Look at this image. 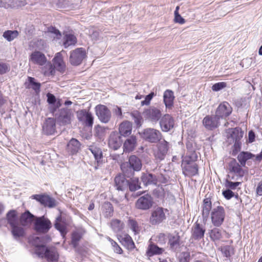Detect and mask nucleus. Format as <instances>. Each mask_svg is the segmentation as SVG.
I'll return each mask as SVG.
<instances>
[{
	"instance_id": "f257e3e1",
	"label": "nucleus",
	"mask_w": 262,
	"mask_h": 262,
	"mask_svg": "<svg viewBox=\"0 0 262 262\" xmlns=\"http://www.w3.org/2000/svg\"><path fill=\"white\" fill-rule=\"evenodd\" d=\"M29 61L33 64L39 66H45L48 69L45 73L48 72L53 75L54 68L52 63L48 61L47 59L43 53L40 51H35L29 56Z\"/></svg>"
},
{
	"instance_id": "f03ea898",
	"label": "nucleus",
	"mask_w": 262,
	"mask_h": 262,
	"mask_svg": "<svg viewBox=\"0 0 262 262\" xmlns=\"http://www.w3.org/2000/svg\"><path fill=\"white\" fill-rule=\"evenodd\" d=\"M141 167V160L135 155L130 156L128 163H124L121 166L123 172L128 178L132 177L134 171H139Z\"/></svg>"
},
{
	"instance_id": "7ed1b4c3",
	"label": "nucleus",
	"mask_w": 262,
	"mask_h": 262,
	"mask_svg": "<svg viewBox=\"0 0 262 262\" xmlns=\"http://www.w3.org/2000/svg\"><path fill=\"white\" fill-rule=\"evenodd\" d=\"M198 156L195 152L192 154L191 156L189 157V160L187 159V157H185L183 159L182 164L183 173L187 177H192L196 175L198 173V166L196 164L192 165L189 164L191 161H195L197 159Z\"/></svg>"
},
{
	"instance_id": "20e7f679",
	"label": "nucleus",
	"mask_w": 262,
	"mask_h": 262,
	"mask_svg": "<svg viewBox=\"0 0 262 262\" xmlns=\"http://www.w3.org/2000/svg\"><path fill=\"white\" fill-rule=\"evenodd\" d=\"M52 227V223L45 216L36 217L34 223V230L40 233H46Z\"/></svg>"
},
{
	"instance_id": "39448f33",
	"label": "nucleus",
	"mask_w": 262,
	"mask_h": 262,
	"mask_svg": "<svg viewBox=\"0 0 262 262\" xmlns=\"http://www.w3.org/2000/svg\"><path fill=\"white\" fill-rule=\"evenodd\" d=\"M143 139L150 143H156L161 139L162 134L157 129L152 128H147L143 130L141 134Z\"/></svg>"
},
{
	"instance_id": "423d86ee",
	"label": "nucleus",
	"mask_w": 262,
	"mask_h": 262,
	"mask_svg": "<svg viewBox=\"0 0 262 262\" xmlns=\"http://www.w3.org/2000/svg\"><path fill=\"white\" fill-rule=\"evenodd\" d=\"M235 159H233L229 163V170L231 173H234L231 178V180L235 181L241 180L245 173V170L242 167Z\"/></svg>"
},
{
	"instance_id": "0eeeda50",
	"label": "nucleus",
	"mask_w": 262,
	"mask_h": 262,
	"mask_svg": "<svg viewBox=\"0 0 262 262\" xmlns=\"http://www.w3.org/2000/svg\"><path fill=\"white\" fill-rule=\"evenodd\" d=\"M166 209L161 207H157L152 211L149 218L150 224L153 225H158L166 219L165 211Z\"/></svg>"
},
{
	"instance_id": "6e6552de",
	"label": "nucleus",
	"mask_w": 262,
	"mask_h": 262,
	"mask_svg": "<svg viewBox=\"0 0 262 262\" xmlns=\"http://www.w3.org/2000/svg\"><path fill=\"white\" fill-rule=\"evenodd\" d=\"M78 120L85 126L92 127L94 122L92 114L86 110H81L77 112Z\"/></svg>"
},
{
	"instance_id": "1a4fd4ad",
	"label": "nucleus",
	"mask_w": 262,
	"mask_h": 262,
	"mask_svg": "<svg viewBox=\"0 0 262 262\" xmlns=\"http://www.w3.org/2000/svg\"><path fill=\"white\" fill-rule=\"evenodd\" d=\"M95 112L99 120L104 123H108L111 118V113L104 105H98L95 107Z\"/></svg>"
},
{
	"instance_id": "9d476101",
	"label": "nucleus",
	"mask_w": 262,
	"mask_h": 262,
	"mask_svg": "<svg viewBox=\"0 0 262 262\" xmlns=\"http://www.w3.org/2000/svg\"><path fill=\"white\" fill-rule=\"evenodd\" d=\"M211 221L215 226H220L223 222L225 216L224 209L222 206L214 208L211 212Z\"/></svg>"
},
{
	"instance_id": "9b49d317",
	"label": "nucleus",
	"mask_w": 262,
	"mask_h": 262,
	"mask_svg": "<svg viewBox=\"0 0 262 262\" xmlns=\"http://www.w3.org/2000/svg\"><path fill=\"white\" fill-rule=\"evenodd\" d=\"M86 56L84 49L77 48L71 52L70 62L73 66L79 65Z\"/></svg>"
},
{
	"instance_id": "f8f14e48",
	"label": "nucleus",
	"mask_w": 262,
	"mask_h": 262,
	"mask_svg": "<svg viewBox=\"0 0 262 262\" xmlns=\"http://www.w3.org/2000/svg\"><path fill=\"white\" fill-rule=\"evenodd\" d=\"M153 204V199L148 194H146L140 197L136 202L137 208L146 210L151 208Z\"/></svg>"
},
{
	"instance_id": "ddd939ff",
	"label": "nucleus",
	"mask_w": 262,
	"mask_h": 262,
	"mask_svg": "<svg viewBox=\"0 0 262 262\" xmlns=\"http://www.w3.org/2000/svg\"><path fill=\"white\" fill-rule=\"evenodd\" d=\"M232 111V108L231 105L227 102H223L217 107L215 112V115L220 120L229 116L231 114Z\"/></svg>"
},
{
	"instance_id": "4468645a",
	"label": "nucleus",
	"mask_w": 262,
	"mask_h": 262,
	"mask_svg": "<svg viewBox=\"0 0 262 262\" xmlns=\"http://www.w3.org/2000/svg\"><path fill=\"white\" fill-rule=\"evenodd\" d=\"M219 118L215 115H207L203 120V124L208 130H212L220 125Z\"/></svg>"
},
{
	"instance_id": "2eb2a0df",
	"label": "nucleus",
	"mask_w": 262,
	"mask_h": 262,
	"mask_svg": "<svg viewBox=\"0 0 262 262\" xmlns=\"http://www.w3.org/2000/svg\"><path fill=\"white\" fill-rule=\"evenodd\" d=\"M157 147L158 149L155 152V157L159 161H162L167 154L169 148V143L165 140H163L158 143Z\"/></svg>"
},
{
	"instance_id": "dca6fc26",
	"label": "nucleus",
	"mask_w": 262,
	"mask_h": 262,
	"mask_svg": "<svg viewBox=\"0 0 262 262\" xmlns=\"http://www.w3.org/2000/svg\"><path fill=\"white\" fill-rule=\"evenodd\" d=\"M143 115L152 122H157L161 116V112L159 108L151 106L143 112Z\"/></svg>"
},
{
	"instance_id": "f3484780",
	"label": "nucleus",
	"mask_w": 262,
	"mask_h": 262,
	"mask_svg": "<svg viewBox=\"0 0 262 262\" xmlns=\"http://www.w3.org/2000/svg\"><path fill=\"white\" fill-rule=\"evenodd\" d=\"M42 132L47 135H53L56 132V123L54 118H48L42 125Z\"/></svg>"
},
{
	"instance_id": "a211bd4d",
	"label": "nucleus",
	"mask_w": 262,
	"mask_h": 262,
	"mask_svg": "<svg viewBox=\"0 0 262 262\" xmlns=\"http://www.w3.org/2000/svg\"><path fill=\"white\" fill-rule=\"evenodd\" d=\"M32 197L45 207L52 208L56 206L55 200L49 195L35 194Z\"/></svg>"
},
{
	"instance_id": "6ab92c4d",
	"label": "nucleus",
	"mask_w": 262,
	"mask_h": 262,
	"mask_svg": "<svg viewBox=\"0 0 262 262\" xmlns=\"http://www.w3.org/2000/svg\"><path fill=\"white\" fill-rule=\"evenodd\" d=\"M160 125L163 132H168L173 127L174 120L170 115L166 114L161 119Z\"/></svg>"
},
{
	"instance_id": "aec40b11",
	"label": "nucleus",
	"mask_w": 262,
	"mask_h": 262,
	"mask_svg": "<svg viewBox=\"0 0 262 262\" xmlns=\"http://www.w3.org/2000/svg\"><path fill=\"white\" fill-rule=\"evenodd\" d=\"M122 143L120 136L115 132L111 134L109 140V147L114 150H117L120 147Z\"/></svg>"
},
{
	"instance_id": "412c9836",
	"label": "nucleus",
	"mask_w": 262,
	"mask_h": 262,
	"mask_svg": "<svg viewBox=\"0 0 262 262\" xmlns=\"http://www.w3.org/2000/svg\"><path fill=\"white\" fill-rule=\"evenodd\" d=\"M64 52L63 51L57 53L53 59V68H56L60 72H63L66 68V64L63 60V56L62 53ZM54 73V71L53 74Z\"/></svg>"
},
{
	"instance_id": "4be33fe9",
	"label": "nucleus",
	"mask_w": 262,
	"mask_h": 262,
	"mask_svg": "<svg viewBox=\"0 0 262 262\" xmlns=\"http://www.w3.org/2000/svg\"><path fill=\"white\" fill-rule=\"evenodd\" d=\"M167 237L168 238V245L170 248L173 251H176L178 250L180 246V238L178 233L176 234H167Z\"/></svg>"
},
{
	"instance_id": "5701e85b",
	"label": "nucleus",
	"mask_w": 262,
	"mask_h": 262,
	"mask_svg": "<svg viewBox=\"0 0 262 262\" xmlns=\"http://www.w3.org/2000/svg\"><path fill=\"white\" fill-rule=\"evenodd\" d=\"M125 174H118L115 178V184L116 189L118 190L123 191L128 188V181L127 180Z\"/></svg>"
},
{
	"instance_id": "b1692460",
	"label": "nucleus",
	"mask_w": 262,
	"mask_h": 262,
	"mask_svg": "<svg viewBox=\"0 0 262 262\" xmlns=\"http://www.w3.org/2000/svg\"><path fill=\"white\" fill-rule=\"evenodd\" d=\"M205 229L202 226L196 223L192 228L191 238L199 241L204 237Z\"/></svg>"
},
{
	"instance_id": "393cba45",
	"label": "nucleus",
	"mask_w": 262,
	"mask_h": 262,
	"mask_svg": "<svg viewBox=\"0 0 262 262\" xmlns=\"http://www.w3.org/2000/svg\"><path fill=\"white\" fill-rule=\"evenodd\" d=\"M54 227L60 232L61 235L63 237L65 236L67 233V224L65 221L62 220L61 215H59L56 217Z\"/></svg>"
},
{
	"instance_id": "a878e982",
	"label": "nucleus",
	"mask_w": 262,
	"mask_h": 262,
	"mask_svg": "<svg viewBox=\"0 0 262 262\" xmlns=\"http://www.w3.org/2000/svg\"><path fill=\"white\" fill-rule=\"evenodd\" d=\"M132 128L133 125L130 122L128 121H123L119 125V134L122 136H128L132 133Z\"/></svg>"
},
{
	"instance_id": "bb28decb",
	"label": "nucleus",
	"mask_w": 262,
	"mask_h": 262,
	"mask_svg": "<svg viewBox=\"0 0 262 262\" xmlns=\"http://www.w3.org/2000/svg\"><path fill=\"white\" fill-rule=\"evenodd\" d=\"M89 149L95 158L96 163H95L94 169L96 170L98 168L99 163L101 162L102 157V151L99 148L94 146H90Z\"/></svg>"
},
{
	"instance_id": "cd10ccee",
	"label": "nucleus",
	"mask_w": 262,
	"mask_h": 262,
	"mask_svg": "<svg viewBox=\"0 0 262 262\" xmlns=\"http://www.w3.org/2000/svg\"><path fill=\"white\" fill-rule=\"evenodd\" d=\"M71 116L70 110L63 108L60 110L58 119L62 124L66 125L71 123Z\"/></svg>"
},
{
	"instance_id": "c85d7f7f",
	"label": "nucleus",
	"mask_w": 262,
	"mask_h": 262,
	"mask_svg": "<svg viewBox=\"0 0 262 262\" xmlns=\"http://www.w3.org/2000/svg\"><path fill=\"white\" fill-rule=\"evenodd\" d=\"M174 96L173 92L170 90H166L163 94V101L166 108H171L173 105Z\"/></svg>"
},
{
	"instance_id": "c756f323",
	"label": "nucleus",
	"mask_w": 262,
	"mask_h": 262,
	"mask_svg": "<svg viewBox=\"0 0 262 262\" xmlns=\"http://www.w3.org/2000/svg\"><path fill=\"white\" fill-rule=\"evenodd\" d=\"M137 145V138L135 136H131L124 143L123 148L125 152L133 151Z\"/></svg>"
},
{
	"instance_id": "7c9ffc66",
	"label": "nucleus",
	"mask_w": 262,
	"mask_h": 262,
	"mask_svg": "<svg viewBox=\"0 0 262 262\" xmlns=\"http://www.w3.org/2000/svg\"><path fill=\"white\" fill-rule=\"evenodd\" d=\"M80 146V143L77 139L72 138L67 145V149L69 152L73 155L78 152Z\"/></svg>"
},
{
	"instance_id": "2f4dec72",
	"label": "nucleus",
	"mask_w": 262,
	"mask_h": 262,
	"mask_svg": "<svg viewBox=\"0 0 262 262\" xmlns=\"http://www.w3.org/2000/svg\"><path fill=\"white\" fill-rule=\"evenodd\" d=\"M141 181L144 185H156L157 183V177L151 173H143L141 177Z\"/></svg>"
},
{
	"instance_id": "473e14b6",
	"label": "nucleus",
	"mask_w": 262,
	"mask_h": 262,
	"mask_svg": "<svg viewBox=\"0 0 262 262\" xmlns=\"http://www.w3.org/2000/svg\"><path fill=\"white\" fill-rule=\"evenodd\" d=\"M34 216L29 211H26L21 214L20 218V223L24 226L29 225L33 221Z\"/></svg>"
},
{
	"instance_id": "72a5a7b5",
	"label": "nucleus",
	"mask_w": 262,
	"mask_h": 262,
	"mask_svg": "<svg viewBox=\"0 0 262 262\" xmlns=\"http://www.w3.org/2000/svg\"><path fill=\"white\" fill-rule=\"evenodd\" d=\"M225 233V231L217 228H214L211 230L209 232L210 238L213 241L220 240L223 237V235Z\"/></svg>"
},
{
	"instance_id": "f704fd0d",
	"label": "nucleus",
	"mask_w": 262,
	"mask_h": 262,
	"mask_svg": "<svg viewBox=\"0 0 262 262\" xmlns=\"http://www.w3.org/2000/svg\"><path fill=\"white\" fill-rule=\"evenodd\" d=\"M8 223L10 225V227H12L18 223L16 212L14 210L9 211L6 215Z\"/></svg>"
},
{
	"instance_id": "c9c22d12",
	"label": "nucleus",
	"mask_w": 262,
	"mask_h": 262,
	"mask_svg": "<svg viewBox=\"0 0 262 262\" xmlns=\"http://www.w3.org/2000/svg\"><path fill=\"white\" fill-rule=\"evenodd\" d=\"M212 204L210 198H205L203 201L202 215L204 217H208Z\"/></svg>"
},
{
	"instance_id": "e433bc0d",
	"label": "nucleus",
	"mask_w": 262,
	"mask_h": 262,
	"mask_svg": "<svg viewBox=\"0 0 262 262\" xmlns=\"http://www.w3.org/2000/svg\"><path fill=\"white\" fill-rule=\"evenodd\" d=\"M11 228V233L15 238L23 237L25 235V230L18 223Z\"/></svg>"
},
{
	"instance_id": "4c0bfd02",
	"label": "nucleus",
	"mask_w": 262,
	"mask_h": 262,
	"mask_svg": "<svg viewBox=\"0 0 262 262\" xmlns=\"http://www.w3.org/2000/svg\"><path fill=\"white\" fill-rule=\"evenodd\" d=\"M163 251V249L159 248L155 244H151L148 246L146 253L147 256L150 257L155 254H162Z\"/></svg>"
},
{
	"instance_id": "58836bf2",
	"label": "nucleus",
	"mask_w": 262,
	"mask_h": 262,
	"mask_svg": "<svg viewBox=\"0 0 262 262\" xmlns=\"http://www.w3.org/2000/svg\"><path fill=\"white\" fill-rule=\"evenodd\" d=\"M254 156L249 152H241L237 156V159L242 166H245L246 161Z\"/></svg>"
},
{
	"instance_id": "ea45409f",
	"label": "nucleus",
	"mask_w": 262,
	"mask_h": 262,
	"mask_svg": "<svg viewBox=\"0 0 262 262\" xmlns=\"http://www.w3.org/2000/svg\"><path fill=\"white\" fill-rule=\"evenodd\" d=\"M102 213L105 217H110L113 214V208L110 202H105L102 207Z\"/></svg>"
},
{
	"instance_id": "a19ab883",
	"label": "nucleus",
	"mask_w": 262,
	"mask_h": 262,
	"mask_svg": "<svg viewBox=\"0 0 262 262\" xmlns=\"http://www.w3.org/2000/svg\"><path fill=\"white\" fill-rule=\"evenodd\" d=\"M76 41V37L74 35L68 34L64 37L63 46L66 48L70 46L74 45Z\"/></svg>"
},
{
	"instance_id": "79ce46f5",
	"label": "nucleus",
	"mask_w": 262,
	"mask_h": 262,
	"mask_svg": "<svg viewBox=\"0 0 262 262\" xmlns=\"http://www.w3.org/2000/svg\"><path fill=\"white\" fill-rule=\"evenodd\" d=\"M111 227L115 232H118L122 230L124 227L123 223L118 219H114L111 223Z\"/></svg>"
},
{
	"instance_id": "37998d69",
	"label": "nucleus",
	"mask_w": 262,
	"mask_h": 262,
	"mask_svg": "<svg viewBox=\"0 0 262 262\" xmlns=\"http://www.w3.org/2000/svg\"><path fill=\"white\" fill-rule=\"evenodd\" d=\"M18 35V32L16 30H8L3 34V37L8 41H11L16 38Z\"/></svg>"
},
{
	"instance_id": "c03bdc74",
	"label": "nucleus",
	"mask_w": 262,
	"mask_h": 262,
	"mask_svg": "<svg viewBox=\"0 0 262 262\" xmlns=\"http://www.w3.org/2000/svg\"><path fill=\"white\" fill-rule=\"evenodd\" d=\"M122 241L124 243L128 249H133L135 248V244L132 237L128 234H125L122 237Z\"/></svg>"
},
{
	"instance_id": "a18cd8bd",
	"label": "nucleus",
	"mask_w": 262,
	"mask_h": 262,
	"mask_svg": "<svg viewBox=\"0 0 262 262\" xmlns=\"http://www.w3.org/2000/svg\"><path fill=\"white\" fill-rule=\"evenodd\" d=\"M131 116L137 126L138 127L141 126L143 122V119L140 113L138 111L133 112L131 113Z\"/></svg>"
},
{
	"instance_id": "49530a36",
	"label": "nucleus",
	"mask_w": 262,
	"mask_h": 262,
	"mask_svg": "<svg viewBox=\"0 0 262 262\" xmlns=\"http://www.w3.org/2000/svg\"><path fill=\"white\" fill-rule=\"evenodd\" d=\"M129 190L132 191H136L141 188L139 184V180L136 178L131 179V181H128V186Z\"/></svg>"
},
{
	"instance_id": "de8ad7c7",
	"label": "nucleus",
	"mask_w": 262,
	"mask_h": 262,
	"mask_svg": "<svg viewBox=\"0 0 262 262\" xmlns=\"http://www.w3.org/2000/svg\"><path fill=\"white\" fill-rule=\"evenodd\" d=\"M244 133L240 130L239 129L235 128L233 129L232 133L231 134L230 137L233 141H238L243 137Z\"/></svg>"
},
{
	"instance_id": "09e8293b",
	"label": "nucleus",
	"mask_w": 262,
	"mask_h": 262,
	"mask_svg": "<svg viewBox=\"0 0 262 262\" xmlns=\"http://www.w3.org/2000/svg\"><path fill=\"white\" fill-rule=\"evenodd\" d=\"M46 257L48 259V260L51 261H53L57 260L58 257V255L56 250L54 249H48V252L47 253V255Z\"/></svg>"
},
{
	"instance_id": "8fccbe9b",
	"label": "nucleus",
	"mask_w": 262,
	"mask_h": 262,
	"mask_svg": "<svg viewBox=\"0 0 262 262\" xmlns=\"http://www.w3.org/2000/svg\"><path fill=\"white\" fill-rule=\"evenodd\" d=\"M128 226L135 234L139 233L140 228L136 221L129 219L128 220Z\"/></svg>"
},
{
	"instance_id": "3c124183",
	"label": "nucleus",
	"mask_w": 262,
	"mask_h": 262,
	"mask_svg": "<svg viewBox=\"0 0 262 262\" xmlns=\"http://www.w3.org/2000/svg\"><path fill=\"white\" fill-rule=\"evenodd\" d=\"M221 250L224 255L226 257L231 256V255L234 253L233 248L230 246H224L221 247Z\"/></svg>"
},
{
	"instance_id": "603ef678",
	"label": "nucleus",
	"mask_w": 262,
	"mask_h": 262,
	"mask_svg": "<svg viewBox=\"0 0 262 262\" xmlns=\"http://www.w3.org/2000/svg\"><path fill=\"white\" fill-rule=\"evenodd\" d=\"M81 238V235L77 232H74L72 235V244L74 248H76L78 245V242Z\"/></svg>"
},
{
	"instance_id": "864d4df0",
	"label": "nucleus",
	"mask_w": 262,
	"mask_h": 262,
	"mask_svg": "<svg viewBox=\"0 0 262 262\" xmlns=\"http://www.w3.org/2000/svg\"><path fill=\"white\" fill-rule=\"evenodd\" d=\"M48 249H49L48 248L43 245L38 246L37 247V249L36 250V253L39 256L41 257H43V256L46 257Z\"/></svg>"
},
{
	"instance_id": "5fc2aeb1",
	"label": "nucleus",
	"mask_w": 262,
	"mask_h": 262,
	"mask_svg": "<svg viewBox=\"0 0 262 262\" xmlns=\"http://www.w3.org/2000/svg\"><path fill=\"white\" fill-rule=\"evenodd\" d=\"M28 80L31 85V88L36 92L39 91L40 88V83L35 81L34 78L29 77Z\"/></svg>"
},
{
	"instance_id": "6e6d98bb",
	"label": "nucleus",
	"mask_w": 262,
	"mask_h": 262,
	"mask_svg": "<svg viewBox=\"0 0 262 262\" xmlns=\"http://www.w3.org/2000/svg\"><path fill=\"white\" fill-rule=\"evenodd\" d=\"M14 0H3L2 7L5 9H14Z\"/></svg>"
},
{
	"instance_id": "4d7b16f0",
	"label": "nucleus",
	"mask_w": 262,
	"mask_h": 262,
	"mask_svg": "<svg viewBox=\"0 0 262 262\" xmlns=\"http://www.w3.org/2000/svg\"><path fill=\"white\" fill-rule=\"evenodd\" d=\"M227 84L225 82H220L214 84L212 86L213 91H219L226 87Z\"/></svg>"
},
{
	"instance_id": "13d9d810",
	"label": "nucleus",
	"mask_w": 262,
	"mask_h": 262,
	"mask_svg": "<svg viewBox=\"0 0 262 262\" xmlns=\"http://www.w3.org/2000/svg\"><path fill=\"white\" fill-rule=\"evenodd\" d=\"M155 95L154 92L149 93L148 95L146 96L145 99L141 102V105L142 106L148 105L150 104L151 100Z\"/></svg>"
},
{
	"instance_id": "bf43d9fd",
	"label": "nucleus",
	"mask_w": 262,
	"mask_h": 262,
	"mask_svg": "<svg viewBox=\"0 0 262 262\" xmlns=\"http://www.w3.org/2000/svg\"><path fill=\"white\" fill-rule=\"evenodd\" d=\"M242 183V182H233L228 180L226 181L225 185L226 187L231 189H235V188Z\"/></svg>"
},
{
	"instance_id": "052dcab7",
	"label": "nucleus",
	"mask_w": 262,
	"mask_h": 262,
	"mask_svg": "<svg viewBox=\"0 0 262 262\" xmlns=\"http://www.w3.org/2000/svg\"><path fill=\"white\" fill-rule=\"evenodd\" d=\"M108 239L112 246L114 247V251L117 253H122L123 251L120 247L117 244V243L110 237H108Z\"/></svg>"
},
{
	"instance_id": "680f3d73",
	"label": "nucleus",
	"mask_w": 262,
	"mask_h": 262,
	"mask_svg": "<svg viewBox=\"0 0 262 262\" xmlns=\"http://www.w3.org/2000/svg\"><path fill=\"white\" fill-rule=\"evenodd\" d=\"M10 70V67L8 64L0 62V74H5L9 72Z\"/></svg>"
},
{
	"instance_id": "e2e57ef3",
	"label": "nucleus",
	"mask_w": 262,
	"mask_h": 262,
	"mask_svg": "<svg viewBox=\"0 0 262 262\" xmlns=\"http://www.w3.org/2000/svg\"><path fill=\"white\" fill-rule=\"evenodd\" d=\"M223 196L227 200L230 199L234 196V193L229 189L223 191Z\"/></svg>"
},
{
	"instance_id": "0e129e2a",
	"label": "nucleus",
	"mask_w": 262,
	"mask_h": 262,
	"mask_svg": "<svg viewBox=\"0 0 262 262\" xmlns=\"http://www.w3.org/2000/svg\"><path fill=\"white\" fill-rule=\"evenodd\" d=\"M14 9L25 6L27 4L26 0H14Z\"/></svg>"
},
{
	"instance_id": "69168bd1",
	"label": "nucleus",
	"mask_w": 262,
	"mask_h": 262,
	"mask_svg": "<svg viewBox=\"0 0 262 262\" xmlns=\"http://www.w3.org/2000/svg\"><path fill=\"white\" fill-rule=\"evenodd\" d=\"M167 235L163 233H160L157 236L158 242L161 244L165 243Z\"/></svg>"
},
{
	"instance_id": "338daca9",
	"label": "nucleus",
	"mask_w": 262,
	"mask_h": 262,
	"mask_svg": "<svg viewBox=\"0 0 262 262\" xmlns=\"http://www.w3.org/2000/svg\"><path fill=\"white\" fill-rule=\"evenodd\" d=\"M113 113L117 117H119L120 118H122V111H121V108L120 107L116 106L113 109Z\"/></svg>"
},
{
	"instance_id": "774afa93",
	"label": "nucleus",
	"mask_w": 262,
	"mask_h": 262,
	"mask_svg": "<svg viewBox=\"0 0 262 262\" xmlns=\"http://www.w3.org/2000/svg\"><path fill=\"white\" fill-rule=\"evenodd\" d=\"M47 97H48V102L50 104H53L56 101V98L55 97L51 94L48 93L47 94Z\"/></svg>"
}]
</instances>
